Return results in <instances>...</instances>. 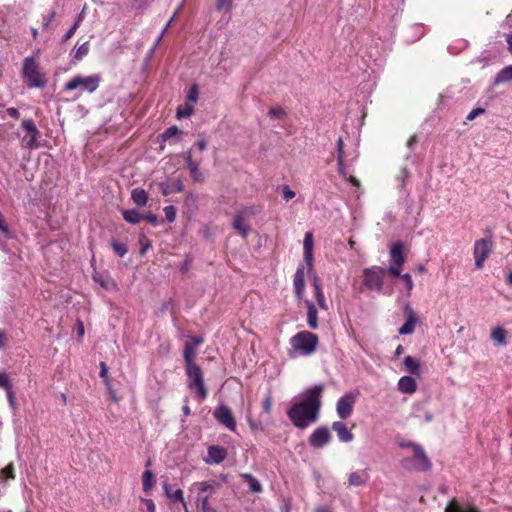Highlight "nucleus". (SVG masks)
<instances>
[{
	"instance_id": "obj_34",
	"label": "nucleus",
	"mask_w": 512,
	"mask_h": 512,
	"mask_svg": "<svg viewBox=\"0 0 512 512\" xmlns=\"http://www.w3.org/2000/svg\"><path fill=\"white\" fill-rule=\"evenodd\" d=\"M122 215H123V218L125 219V221H127L130 224H138L143 218V215L140 214L135 209L124 210L122 212Z\"/></svg>"
},
{
	"instance_id": "obj_62",
	"label": "nucleus",
	"mask_w": 512,
	"mask_h": 512,
	"mask_svg": "<svg viewBox=\"0 0 512 512\" xmlns=\"http://www.w3.org/2000/svg\"><path fill=\"white\" fill-rule=\"evenodd\" d=\"M409 176H410L409 170L406 167L402 168L401 173H400V177H401L403 186L405 185V182L407 181Z\"/></svg>"
},
{
	"instance_id": "obj_54",
	"label": "nucleus",
	"mask_w": 512,
	"mask_h": 512,
	"mask_svg": "<svg viewBox=\"0 0 512 512\" xmlns=\"http://www.w3.org/2000/svg\"><path fill=\"white\" fill-rule=\"evenodd\" d=\"M142 220H146L149 224L153 226L158 225V217L153 213H147L143 215Z\"/></svg>"
},
{
	"instance_id": "obj_63",
	"label": "nucleus",
	"mask_w": 512,
	"mask_h": 512,
	"mask_svg": "<svg viewBox=\"0 0 512 512\" xmlns=\"http://www.w3.org/2000/svg\"><path fill=\"white\" fill-rule=\"evenodd\" d=\"M8 343V336L6 332L0 331V349L4 348Z\"/></svg>"
},
{
	"instance_id": "obj_51",
	"label": "nucleus",
	"mask_w": 512,
	"mask_h": 512,
	"mask_svg": "<svg viewBox=\"0 0 512 512\" xmlns=\"http://www.w3.org/2000/svg\"><path fill=\"white\" fill-rule=\"evenodd\" d=\"M399 277L405 282L406 288L410 292L414 287V283H413L411 275L408 273H405V274L400 273Z\"/></svg>"
},
{
	"instance_id": "obj_48",
	"label": "nucleus",
	"mask_w": 512,
	"mask_h": 512,
	"mask_svg": "<svg viewBox=\"0 0 512 512\" xmlns=\"http://www.w3.org/2000/svg\"><path fill=\"white\" fill-rule=\"evenodd\" d=\"M272 405H273V398L270 394H268L263 400V404H262L263 411L267 414H270L271 410H272Z\"/></svg>"
},
{
	"instance_id": "obj_40",
	"label": "nucleus",
	"mask_w": 512,
	"mask_h": 512,
	"mask_svg": "<svg viewBox=\"0 0 512 512\" xmlns=\"http://www.w3.org/2000/svg\"><path fill=\"white\" fill-rule=\"evenodd\" d=\"M82 19H83V13H81L78 16V18L76 19L75 23L64 34L63 39H62L63 42H66L67 40H69L75 34V32L78 29L80 23L82 22Z\"/></svg>"
},
{
	"instance_id": "obj_41",
	"label": "nucleus",
	"mask_w": 512,
	"mask_h": 512,
	"mask_svg": "<svg viewBox=\"0 0 512 512\" xmlns=\"http://www.w3.org/2000/svg\"><path fill=\"white\" fill-rule=\"evenodd\" d=\"M88 52H89V43L84 42L76 49L75 54H74V59L76 61H80L88 54Z\"/></svg>"
},
{
	"instance_id": "obj_4",
	"label": "nucleus",
	"mask_w": 512,
	"mask_h": 512,
	"mask_svg": "<svg viewBox=\"0 0 512 512\" xmlns=\"http://www.w3.org/2000/svg\"><path fill=\"white\" fill-rule=\"evenodd\" d=\"M193 487L198 489L197 505L202 512H216L209 504L211 494L220 487V483L216 480H207L194 483Z\"/></svg>"
},
{
	"instance_id": "obj_14",
	"label": "nucleus",
	"mask_w": 512,
	"mask_h": 512,
	"mask_svg": "<svg viewBox=\"0 0 512 512\" xmlns=\"http://www.w3.org/2000/svg\"><path fill=\"white\" fill-rule=\"evenodd\" d=\"M184 160L190 171V175L195 182L202 183L205 180L204 174L200 171L199 165L202 161L201 157L193 156V150H188L183 154Z\"/></svg>"
},
{
	"instance_id": "obj_57",
	"label": "nucleus",
	"mask_w": 512,
	"mask_h": 512,
	"mask_svg": "<svg viewBox=\"0 0 512 512\" xmlns=\"http://www.w3.org/2000/svg\"><path fill=\"white\" fill-rule=\"evenodd\" d=\"M7 392V398L9 401L10 406L15 409L16 408V399L13 390L6 391Z\"/></svg>"
},
{
	"instance_id": "obj_49",
	"label": "nucleus",
	"mask_w": 512,
	"mask_h": 512,
	"mask_svg": "<svg viewBox=\"0 0 512 512\" xmlns=\"http://www.w3.org/2000/svg\"><path fill=\"white\" fill-rule=\"evenodd\" d=\"M233 0H217L216 8L218 10L228 11L232 7Z\"/></svg>"
},
{
	"instance_id": "obj_38",
	"label": "nucleus",
	"mask_w": 512,
	"mask_h": 512,
	"mask_svg": "<svg viewBox=\"0 0 512 512\" xmlns=\"http://www.w3.org/2000/svg\"><path fill=\"white\" fill-rule=\"evenodd\" d=\"M111 247L114 253L119 257H123L128 252L127 245L125 243H120L115 239H112Z\"/></svg>"
},
{
	"instance_id": "obj_19",
	"label": "nucleus",
	"mask_w": 512,
	"mask_h": 512,
	"mask_svg": "<svg viewBox=\"0 0 512 512\" xmlns=\"http://www.w3.org/2000/svg\"><path fill=\"white\" fill-rule=\"evenodd\" d=\"M313 235L311 232H307L304 236L303 249H304V261L306 262L308 271L313 269Z\"/></svg>"
},
{
	"instance_id": "obj_7",
	"label": "nucleus",
	"mask_w": 512,
	"mask_h": 512,
	"mask_svg": "<svg viewBox=\"0 0 512 512\" xmlns=\"http://www.w3.org/2000/svg\"><path fill=\"white\" fill-rule=\"evenodd\" d=\"M388 273L387 269L380 266L365 268L363 271V284L369 290L381 291L383 288V278Z\"/></svg>"
},
{
	"instance_id": "obj_8",
	"label": "nucleus",
	"mask_w": 512,
	"mask_h": 512,
	"mask_svg": "<svg viewBox=\"0 0 512 512\" xmlns=\"http://www.w3.org/2000/svg\"><path fill=\"white\" fill-rule=\"evenodd\" d=\"M492 250L493 241L491 237L479 239L474 243L473 256L477 270L484 267V262L490 256Z\"/></svg>"
},
{
	"instance_id": "obj_28",
	"label": "nucleus",
	"mask_w": 512,
	"mask_h": 512,
	"mask_svg": "<svg viewBox=\"0 0 512 512\" xmlns=\"http://www.w3.org/2000/svg\"><path fill=\"white\" fill-rule=\"evenodd\" d=\"M306 306L308 325L310 328L316 329L318 327L317 309L315 305L310 301H306Z\"/></svg>"
},
{
	"instance_id": "obj_64",
	"label": "nucleus",
	"mask_w": 512,
	"mask_h": 512,
	"mask_svg": "<svg viewBox=\"0 0 512 512\" xmlns=\"http://www.w3.org/2000/svg\"><path fill=\"white\" fill-rule=\"evenodd\" d=\"M506 41L508 44V49H509L510 53L512 54V32H510L506 35Z\"/></svg>"
},
{
	"instance_id": "obj_35",
	"label": "nucleus",
	"mask_w": 512,
	"mask_h": 512,
	"mask_svg": "<svg viewBox=\"0 0 512 512\" xmlns=\"http://www.w3.org/2000/svg\"><path fill=\"white\" fill-rule=\"evenodd\" d=\"M337 166H338V172L339 174L346 180L348 181L349 183H351L352 185H354L355 187H360V181L354 177V176H348L347 175V171H346V167H345V164H344V161H338L337 162Z\"/></svg>"
},
{
	"instance_id": "obj_44",
	"label": "nucleus",
	"mask_w": 512,
	"mask_h": 512,
	"mask_svg": "<svg viewBox=\"0 0 512 512\" xmlns=\"http://www.w3.org/2000/svg\"><path fill=\"white\" fill-rule=\"evenodd\" d=\"M348 482H349V485H351V486H361L364 483V480H363L362 476L360 475V473L352 472L349 475Z\"/></svg>"
},
{
	"instance_id": "obj_33",
	"label": "nucleus",
	"mask_w": 512,
	"mask_h": 512,
	"mask_svg": "<svg viewBox=\"0 0 512 512\" xmlns=\"http://www.w3.org/2000/svg\"><path fill=\"white\" fill-rule=\"evenodd\" d=\"M507 332L502 327H497L491 332V339L498 345H506Z\"/></svg>"
},
{
	"instance_id": "obj_56",
	"label": "nucleus",
	"mask_w": 512,
	"mask_h": 512,
	"mask_svg": "<svg viewBox=\"0 0 512 512\" xmlns=\"http://www.w3.org/2000/svg\"><path fill=\"white\" fill-rule=\"evenodd\" d=\"M484 113V109L483 108H476V109H473L466 117L467 120H473L475 119L477 116H479L480 114H483Z\"/></svg>"
},
{
	"instance_id": "obj_53",
	"label": "nucleus",
	"mask_w": 512,
	"mask_h": 512,
	"mask_svg": "<svg viewBox=\"0 0 512 512\" xmlns=\"http://www.w3.org/2000/svg\"><path fill=\"white\" fill-rule=\"evenodd\" d=\"M206 146H207L206 140L204 138H201L195 143L194 148H192L191 150H193V153L195 152V150H198L199 152H203L206 149ZM193 156L195 157L196 155L193 154Z\"/></svg>"
},
{
	"instance_id": "obj_58",
	"label": "nucleus",
	"mask_w": 512,
	"mask_h": 512,
	"mask_svg": "<svg viewBox=\"0 0 512 512\" xmlns=\"http://www.w3.org/2000/svg\"><path fill=\"white\" fill-rule=\"evenodd\" d=\"M176 13L173 15V17L170 19V21L166 24V26L163 28L161 34L158 36V38L156 39L155 41V44L154 46L156 47L160 41L162 40V37L164 36V34L166 33V31L168 30V27L170 25V23L172 22L173 18L175 17Z\"/></svg>"
},
{
	"instance_id": "obj_61",
	"label": "nucleus",
	"mask_w": 512,
	"mask_h": 512,
	"mask_svg": "<svg viewBox=\"0 0 512 512\" xmlns=\"http://www.w3.org/2000/svg\"><path fill=\"white\" fill-rule=\"evenodd\" d=\"M140 243H141L140 254L144 255L146 253V251L151 247V243L149 240H146V241L141 240Z\"/></svg>"
},
{
	"instance_id": "obj_1",
	"label": "nucleus",
	"mask_w": 512,
	"mask_h": 512,
	"mask_svg": "<svg viewBox=\"0 0 512 512\" xmlns=\"http://www.w3.org/2000/svg\"><path fill=\"white\" fill-rule=\"evenodd\" d=\"M324 389V384L308 388L303 394L302 401L293 404L287 411V415L295 427L305 429L317 421Z\"/></svg>"
},
{
	"instance_id": "obj_21",
	"label": "nucleus",
	"mask_w": 512,
	"mask_h": 512,
	"mask_svg": "<svg viewBox=\"0 0 512 512\" xmlns=\"http://www.w3.org/2000/svg\"><path fill=\"white\" fill-rule=\"evenodd\" d=\"M332 430L336 432L339 441L348 443L354 438L353 433L348 429L343 421H335L332 423Z\"/></svg>"
},
{
	"instance_id": "obj_20",
	"label": "nucleus",
	"mask_w": 512,
	"mask_h": 512,
	"mask_svg": "<svg viewBox=\"0 0 512 512\" xmlns=\"http://www.w3.org/2000/svg\"><path fill=\"white\" fill-rule=\"evenodd\" d=\"M227 457V450L224 447L213 445L208 448L206 462L209 464H219Z\"/></svg>"
},
{
	"instance_id": "obj_15",
	"label": "nucleus",
	"mask_w": 512,
	"mask_h": 512,
	"mask_svg": "<svg viewBox=\"0 0 512 512\" xmlns=\"http://www.w3.org/2000/svg\"><path fill=\"white\" fill-rule=\"evenodd\" d=\"M249 214L250 209L244 208L241 211L237 212L232 222L233 229L243 238H247L251 231V226L246 223V218L248 217Z\"/></svg>"
},
{
	"instance_id": "obj_27",
	"label": "nucleus",
	"mask_w": 512,
	"mask_h": 512,
	"mask_svg": "<svg viewBox=\"0 0 512 512\" xmlns=\"http://www.w3.org/2000/svg\"><path fill=\"white\" fill-rule=\"evenodd\" d=\"M445 512H480L476 507L468 505L463 508L456 499H452L446 506Z\"/></svg>"
},
{
	"instance_id": "obj_39",
	"label": "nucleus",
	"mask_w": 512,
	"mask_h": 512,
	"mask_svg": "<svg viewBox=\"0 0 512 512\" xmlns=\"http://www.w3.org/2000/svg\"><path fill=\"white\" fill-rule=\"evenodd\" d=\"M192 111H193V105L190 103H185L184 105L179 106L177 108V113H176L177 118L182 119V118L189 117L192 114Z\"/></svg>"
},
{
	"instance_id": "obj_47",
	"label": "nucleus",
	"mask_w": 512,
	"mask_h": 512,
	"mask_svg": "<svg viewBox=\"0 0 512 512\" xmlns=\"http://www.w3.org/2000/svg\"><path fill=\"white\" fill-rule=\"evenodd\" d=\"M100 377L105 381L106 386L110 387V378L108 376V367L105 362L100 363Z\"/></svg>"
},
{
	"instance_id": "obj_9",
	"label": "nucleus",
	"mask_w": 512,
	"mask_h": 512,
	"mask_svg": "<svg viewBox=\"0 0 512 512\" xmlns=\"http://www.w3.org/2000/svg\"><path fill=\"white\" fill-rule=\"evenodd\" d=\"M405 468H412L418 471H428L431 468V461L421 446H415L413 456L403 460Z\"/></svg>"
},
{
	"instance_id": "obj_60",
	"label": "nucleus",
	"mask_w": 512,
	"mask_h": 512,
	"mask_svg": "<svg viewBox=\"0 0 512 512\" xmlns=\"http://www.w3.org/2000/svg\"><path fill=\"white\" fill-rule=\"evenodd\" d=\"M143 501H144V503L146 505V508H147L148 512H155L156 506H155V504H154L152 499H144Z\"/></svg>"
},
{
	"instance_id": "obj_59",
	"label": "nucleus",
	"mask_w": 512,
	"mask_h": 512,
	"mask_svg": "<svg viewBox=\"0 0 512 512\" xmlns=\"http://www.w3.org/2000/svg\"><path fill=\"white\" fill-rule=\"evenodd\" d=\"M5 113L7 116H9L11 118H15V119H17L20 116L18 109L13 108V107L6 109Z\"/></svg>"
},
{
	"instance_id": "obj_32",
	"label": "nucleus",
	"mask_w": 512,
	"mask_h": 512,
	"mask_svg": "<svg viewBox=\"0 0 512 512\" xmlns=\"http://www.w3.org/2000/svg\"><path fill=\"white\" fill-rule=\"evenodd\" d=\"M195 347L191 343H185L184 349H183V358L184 363L186 365L195 364Z\"/></svg>"
},
{
	"instance_id": "obj_3",
	"label": "nucleus",
	"mask_w": 512,
	"mask_h": 512,
	"mask_svg": "<svg viewBox=\"0 0 512 512\" xmlns=\"http://www.w3.org/2000/svg\"><path fill=\"white\" fill-rule=\"evenodd\" d=\"M185 370L188 388L194 390L201 400L205 399L208 391L204 383V376L200 366L196 363L186 365Z\"/></svg>"
},
{
	"instance_id": "obj_10",
	"label": "nucleus",
	"mask_w": 512,
	"mask_h": 512,
	"mask_svg": "<svg viewBox=\"0 0 512 512\" xmlns=\"http://www.w3.org/2000/svg\"><path fill=\"white\" fill-rule=\"evenodd\" d=\"M404 245L402 242L397 241L392 244L390 248V266L387 269L388 273L392 276H400V270L405 263Z\"/></svg>"
},
{
	"instance_id": "obj_13",
	"label": "nucleus",
	"mask_w": 512,
	"mask_h": 512,
	"mask_svg": "<svg viewBox=\"0 0 512 512\" xmlns=\"http://www.w3.org/2000/svg\"><path fill=\"white\" fill-rule=\"evenodd\" d=\"M215 419L232 432L236 431V420L231 409L226 405H219L213 413Z\"/></svg>"
},
{
	"instance_id": "obj_36",
	"label": "nucleus",
	"mask_w": 512,
	"mask_h": 512,
	"mask_svg": "<svg viewBox=\"0 0 512 512\" xmlns=\"http://www.w3.org/2000/svg\"><path fill=\"white\" fill-rule=\"evenodd\" d=\"M155 484V476L151 470H146L142 476L143 490L148 492L152 489Z\"/></svg>"
},
{
	"instance_id": "obj_42",
	"label": "nucleus",
	"mask_w": 512,
	"mask_h": 512,
	"mask_svg": "<svg viewBox=\"0 0 512 512\" xmlns=\"http://www.w3.org/2000/svg\"><path fill=\"white\" fill-rule=\"evenodd\" d=\"M0 478L4 480L15 479L14 465L13 463L8 464L0 472Z\"/></svg>"
},
{
	"instance_id": "obj_29",
	"label": "nucleus",
	"mask_w": 512,
	"mask_h": 512,
	"mask_svg": "<svg viewBox=\"0 0 512 512\" xmlns=\"http://www.w3.org/2000/svg\"><path fill=\"white\" fill-rule=\"evenodd\" d=\"M404 365L406 367V370L411 374L415 376L420 375V363L418 360L413 358L412 356H406L404 359Z\"/></svg>"
},
{
	"instance_id": "obj_11",
	"label": "nucleus",
	"mask_w": 512,
	"mask_h": 512,
	"mask_svg": "<svg viewBox=\"0 0 512 512\" xmlns=\"http://www.w3.org/2000/svg\"><path fill=\"white\" fill-rule=\"evenodd\" d=\"M357 394L349 392L340 397L336 404V411L340 419L346 420L352 415Z\"/></svg>"
},
{
	"instance_id": "obj_46",
	"label": "nucleus",
	"mask_w": 512,
	"mask_h": 512,
	"mask_svg": "<svg viewBox=\"0 0 512 512\" xmlns=\"http://www.w3.org/2000/svg\"><path fill=\"white\" fill-rule=\"evenodd\" d=\"M164 213H165V217L167 219L168 222L172 223L175 221L176 219V209L174 206H166L164 207Z\"/></svg>"
},
{
	"instance_id": "obj_37",
	"label": "nucleus",
	"mask_w": 512,
	"mask_h": 512,
	"mask_svg": "<svg viewBox=\"0 0 512 512\" xmlns=\"http://www.w3.org/2000/svg\"><path fill=\"white\" fill-rule=\"evenodd\" d=\"M268 116L271 119L283 121L287 116V112L283 107L275 106L268 111Z\"/></svg>"
},
{
	"instance_id": "obj_22",
	"label": "nucleus",
	"mask_w": 512,
	"mask_h": 512,
	"mask_svg": "<svg viewBox=\"0 0 512 512\" xmlns=\"http://www.w3.org/2000/svg\"><path fill=\"white\" fill-rule=\"evenodd\" d=\"M294 291L296 297L301 300L305 291V268L303 265L299 266L294 275Z\"/></svg>"
},
{
	"instance_id": "obj_26",
	"label": "nucleus",
	"mask_w": 512,
	"mask_h": 512,
	"mask_svg": "<svg viewBox=\"0 0 512 512\" xmlns=\"http://www.w3.org/2000/svg\"><path fill=\"white\" fill-rule=\"evenodd\" d=\"M509 81H512V65L504 67L496 74L493 85L498 86Z\"/></svg>"
},
{
	"instance_id": "obj_2",
	"label": "nucleus",
	"mask_w": 512,
	"mask_h": 512,
	"mask_svg": "<svg viewBox=\"0 0 512 512\" xmlns=\"http://www.w3.org/2000/svg\"><path fill=\"white\" fill-rule=\"evenodd\" d=\"M22 76L26 81L28 88L43 89L47 84V79L41 71L38 62L33 57H26L23 60Z\"/></svg>"
},
{
	"instance_id": "obj_55",
	"label": "nucleus",
	"mask_w": 512,
	"mask_h": 512,
	"mask_svg": "<svg viewBox=\"0 0 512 512\" xmlns=\"http://www.w3.org/2000/svg\"><path fill=\"white\" fill-rule=\"evenodd\" d=\"M182 130H166L160 137L163 141H166L174 136L180 134Z\"/></svg>"
},
{
	"instance_id": "obj_50",
	"label": "nucleus",
	"mask_w": 512,
	"mask_h": 512,
	"mask_svg": "<svg viewBox=\"0 0 512 512\" xmlns=\"http://www.w3.org/2000/svg\"><path fill=\"white\" fill-rule=\"evenodd\" d=\"M56 16V12L55 11H51L47 16H45L43 18V21H42V29L43 30H46L49 28L51 22L53 21V19L55 18Z\"/></svg>"
},
{
	"instance_id": "obj_45",
	"label": "nucleus",
	"mask_w": 512,
	"mask_h": 512,
	"mask_svg": "<svg viewBox=\"0 0 512 512\" xmlns=\"http://www.w3.org/2000/svg\"><path fill=\"white\" fill-rule=\"evenodd\" d=\"M198 86L196 84H193L187 94V103H190L193 105L198 99Z\"/></svg>"
},
{
	"instance_id": "obj_24",
	"label": "nucleus",
	"mask_w": 512,
	"mask_h": 512,
	"mask_svg": "<svg viewBox=\"0 0 512 512\" xmlns=\"http://www.w3.org/2000/svg\"><path fill=\"white\" fill-rule=\"evenodd\" d=\"M398 389L405 394H413L417 390L416 380L411 376H403L398 382Z\"/></svg>"
},
{
	"instance_id": "obj_5",
	"label": "nucleus",
	"mask_w": 512,
	"mask_h": 512,
	"mask_svg": "<svg viewBox=\"0 0 512 512\" xmlns=\"http://www.w3.org/2000/svg\"><path fill=\"white\" fill-rule=\"evenodd\" d=\"M291 345L302 354L310 355L316 350L318 336L309 331H301L291 338Z\"/></svg>"
},
{
	"instance_id": "obj_12",
	"label": "nucleus",
	"mask_w": 512,
	"mask_h": 512,
	"mask_svg": "<svg viewBox=\"0 0 512 512\" xmlns=\"http://www.w3.org/2000/svg\"><path fill=\"white\" fill-rule=\"evenodd\" d=\"M21 139L22 146L27 149H38L49 146L47 139L43 138L40 130H26V133Z\"/></svg>"
},
{
	"instance_id": "obj_16",
	"label": "nucleus",
	"mask_w": 512,
	"mask_h": 512,
	"mask_svg": "<svg viewBox=\"0 0 512 512\" xmlns=\"http://www.w3.org/2000/svg\"><path fill=\"white\" fill-rule=\"evenodd\" d=\"M331 440V434L326 427H319L309 437V443L314 448H321Z\"/></svg>"
},
{
	"instance_id": "obj_31",
	"label": "nucleus",
	"mask_w": 512,
	"mask_h": 512,
	"mask_svg": "<svg viewBox=\"0 0 512 512\" xmlns=\"http://www.w3.org/2000/svg\"><path fill=\"white\" fill-rule=\"evenodd\" d=\"M131 198L137 206H145L148 200V196L145 190L136 188L132 190Z\"/></svg>"
},
{
	"instance_id": "obj_30",
	"label": "nucleus",
	"mask_w": 512,
	"mask_h": 512,
	"mask_svg": "<svg viewBox=\"0 0 512 512\" xmlns=\"http://www.w3.org/2000/svg\"><path fill=\"white\" fill-rule=\"evenodd\" d=\"M241 477L248 483L249 490L254 493L262 492L263 488L261 483L250 473H243Z\"/></svg>"
},
{
	"instance_id": "obj_23",
	"label": "nucleus",
	"mask_w": 512,
	"mask_h": 512,
	"mask_svg": "<svg viewBox=\"0 0 512 512\" xmlns=\"http://www.w3.org/2000/svg\"><path fill=\"white\" fill-rule=\"evenodd\" d=\"M312 286L314 288L315 298L319 307L323 310H328V304L323 293L322 284L317 275H313L312 277Z\"/></svg>"
},
{
	"instance_id": "obj_18",
	"label": "nucleus",
	"mask_w": 512,
	"mask_h": 512,
	"mask_svg": "<svg viewBox=\"0 0 512 512\" xmlns=\"http://www.w3.org/2000/svg\"><path fill=\"white\" fill-rule=\"evenodd\" d=\"M93 280L107 291H117L118 284L108 272H94Z\"/></svg>"
},
{
	"instance_id": "obj_6",
	"label": "nucleus",
	"mask_w": 512,
	"mask_h": 512,
	"mask_svg": "<svg viewBox=\"0 0 512 512\" xmlns=\"http://www.w3.org/2000/svg\"><path fill=\"white\" fill-rule=\"evenodd\" d=\"M100 81L101 77L98 74H93L89 76L78 75L71 78L65 84V90L72 91L77 88H81L83 91L92 93L98 89Z\"/></svg>"
},
{
	"instance_id": "obj_52",
	"label": "nucleus",
	"mask_w": 512,
	"mask_h": 512,
	"mask_svg": "<svg viewBox=\"0 0 512 512\" xmlns=\"http://www.w3.org/2000/svg\"><path fill=\"white\" fill-rule=\"evenodd\" d=\"M283 199L289 201L295 197V192L288 185L283 186Z\"/></svg>"
},
{
	"instance_id": "obj_43",
	"label": "nucleus",
	"mask_w": 512,
	"mask_h": 512,
	"mask_svg": "<svg viewBox=\"0 0 512 512\" xmlns=\"http://www.w3.org/2000/svg\"><path fill=\"white\" fill-rule=\"evenodd\" d=\"M0 388H3L5 391L12 389L11 379L6 372L0 373Z\"/></svg>"
},
{
	"instance_id": "obj_17",
	"label": "nucleus",
	"mask_w": 512,
	"mask_h": 512,
	"mask_svg": "<svg viewBox=\"0 0 512 512\" xmlns=\"http://www.w3.org/2000/svg\"><path fill=\"white\" fill-rule=\"evenodd\" d=\"M404 314L406 316L405 323L399 328V334L408 335L412 334L415 330L416 323L418 321V317L415 311L411 306L406 305L404 308Z\"/></svg>"
},
{
	"instance_id": "obj_25",
	"label": "nucleus",
	"mask_w": 512,
	"mask_h": 512,
	"mask_svg": "<svg viewBox=\"0 0 512 512\" xmlns=\"http://www.w3.org/2000/svg\"><path fill=\"white\" fill-rule=\"evenodd\" d=\"M163 490H164V494L167 496V498L171 502H173V503L180 502L182 505H183V502H185L184 496H183L184 493H183L182 489L173 490L172 486L169 483L164 482Z\"/></svg>"
}]
</instances>
